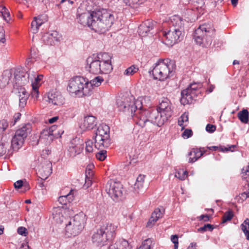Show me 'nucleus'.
<instances>
[{"label":"nucleus","mask_w":249,"mask_h":249,"mask_svg":"<svg viewBox=\"0 0 249 249\" xmlns=\"http://www.w3.org/2000/svg\"><path fill=\"white\" fill-rule=\"evenodd\" d=\"M93 142L92 141L89 140L86 142V151L87 153H91L93 152Z\"/></svg>","instance_id":"obj_45"},{"label":"nucleus","mask_w":249,"mask_h":249,"mask_svg":"<svg viewBox=\"0 0 249 249\" xmlns=\"http://www.w3.org/2000/svg\"><path fill=\"white\" fill-rule=\"evenodd\" d=\"M116 227L111 224L103 225L94 233L92 241L96 246L101 249H106L108 241L112 240L115 236Z\"/></svg>","instance_id":"obj_4"},{"label":"nucleus","mask_w":249,"mask_h":249,"mask_svg":"<svg viewBox=\"0 0 249 249\" xmlns=\"http://www.w3.org/2000/svg\"><path fill=\"white\" fill-rule=\"evenodd\" d=\"M21 116V114L20 113H16L14 116V122L12 124V125H14L16 124V123L20 119Z\"/></svg>","instance_id":"obj_60"},{"label":"nucleus","mask_w":249,"mask_h":249,"mask_svg":"<svg viewBox=\"0 0 249 249\" xmlns=\"http://www.w3.org/2000/svg\"><path fill=\"white\" fill-rule=\"evenodd\" d=\"M235 145H231V146H229V147H223L221 146H213L209 147V149L210 150H220L222 152H228L229 151H233V150L232 149V148H234Z\"/></svg>","instance_id":"obj_35"},{"label":"nucleus","mask_w":249,"mask_h":249,"mask_svg":"<svg viewBox=\"0 0 249 249\" xmlns=\"http://www.w3.org/2000/svg\"><path fill=\"white\" fill-rule=\"evenodd\" d=\"M67 199V203L71 202L74 199V196L73 194V190H71L69 193L65 195Z\"/></svg>","instance_id":"obj_55"},{"label":"nucleus","mask_w":249,"mask_h":249,"mask_svg":"<svg viewBox=\"0 0 249 249\" xmlns=\"http://www.w3.org/2000/svg\"><path fill=\"white\" fill-rule=\"evenodd\" d=\"M111 246L117 249H131L128 241L123 239H119Z\"/></svg>","instance_id":"obj_27"},{"label":"nucleus","mask_w":249,"mask_h":249,"mask_svg":"<svg viewBox=\"0 0 249 249\" xmlns=\"http://www.w3.org/2000/svg\"><path fill=\"white\" fill-rule=\"evenodd\" d=\"M38 168V174L40 178L42 179H45L52 173V164L49 160L44 159Z\"/></svg>","instance_id":"obj_14"},{"label":"nucleus","mask_w":249,"mask_h":249,"mask_svg":"<svg viewBox=\"0 0 249 249\" xmlns=\"http://www.w3.org/2000/svg\"><path fill=\"white\" fill-rule=\"evenodd\" d=\"M20 249H31L27 243H23L21 246Z\"/></svg>","instance_id":"obj_64"},{"label":"nucleus","mask_w":249,"mask_h":249,"mask_svg":"<svg viewBox=\"0 0 249 249\" xmlns=\"http://www.w3.org/2000/svg\"><path fill=\"white\" fill-rule=\"evenodd\" d=\"M202 86V83L201 82H197L191 84L186 89H189L191 90L196 91L197 89Z\"/></svg>","instance_id":"obj_48"},{"label":"nucleus","mask_w":249,"mask_h":249,"mask_svg":"<svg viewBox=\"0 0 249 249\" xmlns=\"http://www.w3.org/2000/svg\"><path fill=\"white\" fill-rule=\"evenodd\" d=\"M145 176L140 175L137 178L136 181L134 184V188L136 191L142 189L143 187Z\"/></svg>","instance_id":"obj_31"},{"label":"nucleus","mask_w":249,"mask_h":249,"mask_svg":"<svg viewBox=\"0 0 249 249\" xmlns=\"http://www.w3.org/2000/svg\"><path fill=\"white\" fill-rule=\"evenodd\" d=\"M8 124L6 120L3 119L0 121V132L4 131L8 127Z\"/></svg>","instance_id":"obj_49"},{"label":"nucleus","mask_w":249,"mask_h":249,"mask_svg":"<svg viewBox=\"0 0 249 249\" xmlns=\"http://www.w3.org/2000/svg\"><path fill=\"white\" fill-rule=\"evenodd\" d=\"M77 21L84 26L88 25L95 32L104 33L113 24L114 16L112 12L102 9L79 15Z\"/></svg>","instance_id":"obj_1"},{"label":"nucleus","mask_w":249,"mask_h":249,"mask_svg":"<svg viewBox=\"0 0 249 249\" xmlns=\"http://www.w3.org/2000/svg\"><path fill=\"white\" fill-rule=\"evenodd\" d=\"M102 68L103 66L100 60H98L93 54L87 58L85 69L89 73L94 74L108 73L104 72Z\"/></svg>","instance_id":"obj_10"},{"label":"nucleus","mask_w":249,"mask_h":249,"mask_svg":"<svg viewBox=\"0 0 249 249\" xmlns=\"http://www.w3.org/2000/svg\"><path fill=\"white\" fill-rule=\"evenodd\" d=\"M164 211L163 209L161 211L159 208L156 209L152 213L150 218L147 223L146 227H152L160 218L162 217Z\"/></svg>","instance_id":"obj_21"},{"label":"nucleus","mask_w":249,"mask_h":249,"mask_svg":"<svg viewBox=\"0 0 249 249\" xmlns=\"http://www.w3.org/2000/svg\"><path fill=\"white\" fill-rule=\"evenodd\" d=\"M240 227L245 234L246 239L249 240V219L246 218L241 225Z\"/></svg>","instance_id":"obj_33"},{"label":"nucleus","mask_w":249,"mask_h":249,"mask_svg":"<svg viewBox=\"0 0 249 249\" xmlns=\"http://www.w3.org/2000/svg\"><path fill=\"white\" fill-rule=\"evenodd\" d=\"M239 120L243 123H247L249 121V112L247 109H244L238 113Z\"/></svg>","instance_id":"obj_34"},{"label":"nucleus","mask_w":249,"mask_h":249,"mask_svg":"<svg viewBox=\"0 0 249 249\" xmlns=\"http://www.w3.org/2000/svg\"><path fill=\"white\" fill-rule=\"evenodd\" d=\"M117 105L119 109L124 112H127L128 113H130L132 117H133L134 120L136 122L137 120L138 115H139L138 110L139 108H138L137 105L141 104L139 101H130L129 102L128 99L126 98L125 101H122L120 99H118L116 102Z\"/></svg>","instance_id":"obj_9"},{"label":"nucleus","mask_w":249,"mask_h":249,"mask_svg":"<svg viewBox=\"0 0 249 249\" xmlns=\"http://www.w3.org/2000/svg\"><path fill=\"white\" fill-rule=\"evenodd\" d=\"M83 147L81 145H71L70 147L69 151L70 153V156L75 157L77 155L80 154Z\"/></svg>","instance_id":"obj_32"},{"label":"nucleus","mask_w":249,"mask_h":249,"mask_svg":"<svg viewBox=\"0 0 249 249\" xmlns=\"http://www.w3.org/2000/svg\"><path fill=\"white\" fill-rule=\"evenodd\" d=\"M188 173L187 171H184L182 170H180L175 173V177L178 178L181 180H183L187 177Z\"/></svg>","instance_id":"obj_39"},{"label":"nucleus","mask_w":249,"mask_h":249,"mask_svg":"<svg viewBox=\"0 0 249 249\" xmlns=\"http://www.w3.org/2000/svg\"><path fill=\"white\" fill-rule=\"evenodd\" d=\"M188 121V115L186 113H183L181 117L179 118V119L178 121V124L180 126H182L183 125V123L187 122Z\"/></svg>","instance_id":"obj_46"},{"label":"nucleus","mask_w":249,"mask_h":249,"mask_svg":"<svg viewBox=\"0 0 249 249\" xmlns=\"http://www.w3.org/2000/svg\"><path fill=\"white\" fill-rule=\"evenodd\" d=\"M181 95L180 102L185 105L191 104L193 100L196 97V94L195 90L185 89L181 91Z\"/></svg>","instance_id":"obj_18"},{"label":"nucleus","mask_w":249,"mask_h":249,"mask_svg":"<svg viewBox=\"0 0 249 249\" xmlns=\"http://www.w3.org/2000/svg\"><path fill=\"white\" fill-rule=\"evenodd\" d=\"M42 77L43 76L42 75H38L36 77H35L34 82H33V79L31 78V80L32 83H36L37 85H38V83L40 82Z\"/></svg>","instance_id":"obj_59"},{"label":"nucleus","mask_w":249,"mask_h":249,"mask_svg":"<svg viewBox=\"0 0 249 249\" xmlns=\"http://www.w3.org/2000/svg\"><path fill=\"white\" fill-rule=\"evenodd\" d=\"M172 26L167 32L163 33L164 41L168 46L180 41L184 36V21L178 16H174L171 18Z\"/></svg>","instance_id":"obj_3"},{"label":"nucleus","mask_w":249,"mask_h":249,"mask_svg":"<svg viewBox=\"0 0 249 249\" xmlns=\"http://www.w3.org/2000/svg\"><path fill=\"white\" fill-rule=\"evenodd\" d=\"M205 151H202L199 149L193 148L189 153V155L191 156L189 160V162L193 163L197 159L200 158L204 153Z\"/></svg>","instance_id":"obj_24"},{"label":"nucleus","mask_w":249,"mask_h":249,"mask_svg":"<svg viewBox=\"0 0 249 249\" xmlns=\"http://www.w3.org/2000/svg\"><path fill=\"white\" fill-rule=\"evenodd\" d=\"M32 91L31 92V95L33 97L37 99L38 97L39 91L38 87L39 86L37 85L36 83H32Z\"/></svg>","instance_id":"obj_40"},{"label":"nucleus","mask_w":249,"mask_h":249,"mask_svg":"<svg viewBox=\"0 0 249 249\" xmlns=\"http://www.w3.org/2000/svg\"><path fill=\"white\" fill-rule=\"evenodd\" d=\"M96 157L101 161H103L107 158V151L102 150L96 154Z\"/></svg>","instance_id":"obj_44"},{"label":"nucleus","mask_w":249,"mask_h":249,"mask_svg":"<svg viewBox=\"0 0 249 249\" xmlns=\"http://www.w3.org/2000/svg\"><path fill=\"white\" fill-rule=\"evenodd\" d=\"M95 137L105 138L107 141L109 138V128L107 125H100L98 126L95 133Z\"/></svg>","instance_id":"obj_22"},{"label":"nucleus","mask_w":249,"mask_h":249,"mask_svg":"<svg viewBox=\"0 0 249 249\" xmlns=\"http://www.w3.org/2000/svg\"><path fill=\"white\" fill-rule=\"evenodd\" d=\"M48 99L49 103L57 106L62 105L64 101V99L61 93L55 90L48 92Z\"/></svg>","instance_id":"obj_19"},{"label":"nucleus","mask_w":249,"mask_h":249,"mask_svg":"<svg viewBox=\"0 0 249 249\" xmlns=\"http://www.w3.org/2000/svg\"><path fill=\"white\" fill-rule=\"evenodd\" d=\"M0 12L1 13L3 19L5 20L8 21L9 20H10V13L8 11V9L5 6H3L2 7V9Z\"/></svg>","instance_id":"obj_41"},{"label":"nucleus","mask_w":249,"mask_h":249,"mask_svg":"<svg viewBox=\"0 0 249 249\" xmlns=\"http://www.w3.org/2000/svg\"><path fill=\"white\" fill-rule=\"evenodd\" d=\"M152 243V242L151 239H147L142 243V245L138 249H150Z\"/></svg>","instance_id":"obj_38"},{"label":"nucleus","mask_w":249,"mask_h":249,"mask_svg":"<svg viewBox=\"0 0 249 249\" xmlns=\"http://www.w3.org/2000/svg\"><path fill=\"white\" fill-rule=\"evenodd\" d=\"M32 127L30 124H24L18 129L11 140V147L14 150H18L23 144L24 139L31 132Z\"/></svg>","instance_id":"obj_8"},{"label":"nucleus","mask_w":249,"mask_h":249,"mask_svg":"<svg viewBox=\"0 0 249 249\" xmlns=\"http://www.w3.org/2000/svg\"><path fill=\"white\" fill-rule=\"evenodd\" d=\"M103 66L102 70L105 72H110L113 67L111 62V56L108 53H104L93 54Z\"/></svg>","instance_id":"obj_13"},{"label":"nucleus","mask_w":249,"mask_h":249,"mask_svg":"<svg viewBox=\"0 0 249 249\" xmlns=\"http://www.w3.org/2000/svg\"><path fill=\"white\" fill-rule=\"evenodd\" d=\"M18 233L21 235L26 236L28 234L27 229L23 227H20L18 229Z\"/></svg>","instance_id":"obj_53"},{"label":"nucleus","mask_w":249,"mask_h":249,"mask_svg":"<svg viewBox=\"0 0 249 249\" xmlns=\"http://www.w3.org/2000/svg\"><path fill=\"white\" fill-rule=\"evenodd\" d=\"M175 66L174 62L169 59H160L152 71L155 79L163 81L173 75Z\"/></svg>","instance_id":"obj_5"},{"label":"nucleus","mask_w":249,"mask_h":249,"mask_svg":"<svg viewBox=\"0 0 249 249\" xmlns=\"http://www.w3.org/2000/svg\"><path fill=\"white\" fill-rule=\"evenodd\" d=\"M51 153V150H49L48 149H46L45 150H43L42 151V155L44 157H45L46 155L48 156L50 155Z\"/></svg>","instance_id":"obj_63"},{"label":"nucleus","mask_w":249,"mask_h":249,"mask_svg":"<svg viewBox=\"0 0 249 249\" xmlns=\"http://www.w3.org/2000/svg\"><path fill=\"white\" fill-rule=\"evenodd\" d=\"M43 22L41 19L36 17L34 18V20L31 23L32 32L33 34L36 33L39 27L42 24Z\"/></svg>","instance_id":"obj_30"},{"label":"nucleus","mask_w":249,"mask_h":249,"mask_svg":"<svg viewBox=\"0 0 249 249\" xmlns=\"http://www.w3.org/2000/svg\"><path fill=\"white\" fill-rule=\"evenodd\" d=\"M106 188L107 193L114 200L123 196V186L119 182L110 181Z\"/></svg>","instance_id":"obj_12"},{"label":"nucleus","mask_w":249,"mask_h":249,"mask_svg":"<svg viewBox=\"0 0 249 249\" xmlns=\"http://www.w3.org/2000/svg\"><path fill=\"white\" fill-rule=\"evenodd\" d=\"M15 78L19 85L22 86L29 82L30 73L19 69H16L15 71Z\"/></svg>","instance_id":"obj_16"},{"label":"nucleus","mask_w":249,"mask_h":249,"mask_svg":"<svg viewBox=\"0 0 249 249\" xmlns=\"http://www.w3.org/2000/svg\"><path fill=\"white\" fill-rule=\"evenodd\" d=\"M53 134L52 133V131H51L50 130H44L41 133L40 135V139H42L45 136H47V139L50 141H52L53 140Z\"/></svg>","instance_id":"obj_42"},{"label":"nucleus","mask_w":249,"mask_h":249,"mask_svg":"<svg viewBox=\"0 0 249 249\" xmlns=\"http://www.w3.org/2000/svg\"><path fill=\"white\" fill-rule=\"evenodd\" d=\"M214 29L211 23H205L199 26L194 33V38L196 43L200 45L203 44L206 33L213 32Z\"/></svg>","instance_id":"obj_11"},{"label":"nucleus","mask_w":249,"mask_h":249,"mask_svg":"<svg viewBox=\"0 0 249 249\" xmlns=\"http://www.w3.org/2000/svg\"><path fill=\"white\" fill-rule=\"evenodd\" d=\"M193 135V132L191 129H185L184 131L182 134V136L184 138H189Z\"/></svg>","instance_id":"obj_52"},{"label":"nucleus","mask_w":249,"mask_h":249,"mask_svg":"<svg viewBox=\"0 0 249 249\" xmlns=\"http://www.w3.org/2000/svg\"><path fill=\"white\" fill-rule=\"evenodd\" d=\"M233 216V213L231 210H229L226 212L223 216L222 223H226V222L231 220Z\"/></svg>","instance_id":"obj_37"},{"label":"nucleus","mask_w":249,"mask_h":249,"mask_svg":"<svg viewBox=\"0 0 249 249\" xmlns=\"http://www.w3.org/2000/svg\"><path fill=\"white\" fill-rule=\"evenodd\" d=\"M8 144L2 143L0 144V157L2 156L6 153L7 145Z\"/></svg>","instance_id":"obj_51"},{"label":"nucleus","mask_w":249,"mask_h":249,"mask_svg":"<svg viewBox=\"0 0 249 249\" xmlns=\"http://www.w3.org/2000/svg\"><path fill=\"white\" fill-rule=\"evenodd\" d=\"M22 187L24 188V191H26L30 189V186L29 183L26 181L25 179L24 180L23 185Z\"/></svg>","instance_id":"obj_62"},{"label":"nucleus","mask_w":249,"mask_h":249,"mask_svg":"<svg viewBox=\"0 0 249 249\" xmlns=\"http://www.w3.org/2000/svg\"><path fill=\"white\" fill-rule=\"evenodd\" d=\"M192 2L197 9L201 8L204 5L203 0H193Z\"/></svg>","instance_id":"obj_47"},{"label":"nucleus","mask_w":249,"mask_h":249,"mask_svg":"<svg viewBox=\"0 0 249 249\" xmlns=\"http://www.w3.org/2000/svg\"><path fill=\"white\" fill-rule=\"evenodd\" d=\"M96 118L91 115L87 116L84 118L83 128L84 129H92L96 125Z\"/></svg>","instance_id":"obj_23"},{"label":"nucleus","mask_w":249,"mask_h":249,"mask_svg":"<svg viewBox=\"0 0 249 249\" xmlns=\"http://www.w3.org/2000/svg\"><path fill=\"white\" fill-rule=\"evenodd\" d=\"M126 5L132 8H137L140 4L144 2L145 0H122Z\"/></svg>","instance_id":"obj_29"},{"label":"nucleus","mask_w":249,"mask_h":249,"mask_svg":"<svg viewBox=\"0 0 249 249\" xmlns=\"http://www.w3.org/2000/svg\"><path fill=\"white\" fill-rule=\"evenodd\" d=\"M138 70L139 69L138 67L134 65H132L125 70L124 72V74L126 75H132L137 72Z\"/></svg>","instance_id":"obj_36"},{"label":"nucleus","mask_w":249,"mask_h":249,"mask_svg":"<svg viewBox=\"0 0 249 249\" xmlns=\"http://www.w3.org/2000/svg\"><path fill=\"white\" fill-rule=\"evenodd\" d=\"M216 130V126L211 124H208L206 127V130L209 133H213Z\"/></svg>","instance_id":"obj_54"},{"label":"nucleus","mask_w":249,"mask_h":249,"mask_svg":"<svg viewBox=\"0 0 249 249\" xmlns=\"http://www.w3.org/2000/svg\"><path fill=\"white\" fill-rule=\"evenodd\" d=\"M171 240L172 242L174 244V249H178V236L177 235H173L171 236Z\"/></svg>","instance_id":"obj_50"},{"label":"nucleus","mask_w":249,"mask_h":249,"mask_svg":"<svg viewBox=\"0 0 249 249\" xmlns=\"http://www.w3.org/2000/svg\"><path fill=\"white\" fill-rule=\"evenodd\" d=\"M155 24L156 22L152 20H146L139 27V35L142 37L146 36L150 31L153 29Z\"/></svg>","instance_id":"obj_17"},{"label":"nucleus","mask_w":249,"mask_h":249,"mask_svg":"<svg viewBox=\"0 0 249 249\" xmlns=\"http://www.w3.org/2000/svg\"><path fill=\"white\" fill-rule=\"evenodd\" d=\"M94 146L97 149H101L103 147L107 148L109 146L110 144L109 140H106L105 138H100L98 139V137H94Z\"/></svg>","instance_id":"obj_25"},{"label":"nucleus","mask_w":249,"mask_h":249,"mask_svg":"<svg viewBox=\"0 0 249 249\" xmlns=\"http://www.w3.org/2000/svg\"><path fill=\"white\" fill-rule=\"evenodd\" d=\"M156 109H159V111L161 112L162 113H164L167 116L171 117L172 115L171 103L167 98H164L160 103L158 107Z\"/></svg>","instance_id":"obj_20"},{"label":"nucleus","mask_w":249,"mask_h":249,"mask_svg":"<svg viewBox=\"0 0 249 249\" xmlns=\"http://www.w3.org/2000/svg\"><path fill=\"white\" fill-rule=\"evenodd\" d=\"M86 220V215L82 212L71 218L66 226L68 235L75 236L79 234L84 229Z\"/></svg>","instance_id":"obj_7"},{"label":"nucleus","mask_w":249,"mask_h":249,"mask_svg":"<svg viewBox=\"0 0 249 249\" xmlns=\"http://www.w3.org/2000/svg\"><path fill=\"white\" fill-rule=\"evenodd\" d=\"M58 201L62 205H66L68 203L65 195L59 196Z\"/></svg>","instance_id":"obj_58"},{"label":"nucleus","mask_w":249,"mask_h":249,"mask_svg":"<svg viewBox=\"0 0 249 249\" xmlns=\"http://www.w3.org/2000/svg\"><path fill=\"white\" fill-rule=\"evenodd\" d=\"M214 229L213 225L210 224H205L203 227H200L197 229L198 232H204L207 231H212Z\"/></svg>","instance_id":"obj_43"},{"label":"nucleus","mask_w":249,"mask_h":249,"mask_svg":"<svg viewBox=\"0 0 249 249\" xmlns=\"http://www.w3.org/2000/svg\"><path fill=\"white\" fill-rule=\"evenodd\" d=\"M5 41V32L3 27L0 26V41L3 43Z\"/></svg>","instance_id":"obj_57"},{"label":"nucleus","mask_w":249,"mask_h":249,"mask_svg":"<svg viewBox=\"0 0 249 249\" xmlns=\"http://www.w3.org/2000/svg\"><path fill=\"white\" fill-rule=\"evenodd\" d=\"M136 123L142 127H149L153 124L160 127L164 124L170 116L153 108L143 109L142 106L138 110Z\"/></svg>","instance_id":"obj_2"},{"label":"nucleus","mask_w":249,"mask_h":249,"mask_svg":"<svg viewBox=\"0 0 249 249\" xmlns=\"http://www.w3.org/2000/svg\"><path fill=\"white\" fill-rule=\"evenodd\" d=\"M20 93H22L24 95L23 97H20V99H19V106L23 108L26 105L27 101L29 97V94L24 88L20 89Z\"/></svg>","instance_id":"obj_28"},{"label":"nucleus","mask_w":249,"mask_h":249,"mask_svg":"<svg viewBox=\"0 0 249 249\" xmlns=\"http://www.w3.org/2000/svg\"><path fill=\"white\" fill-rule=\"evenodd\" d=\"M61 37V36L57 31H53L51 33L44 34L42 40L47 45H54L60 41Z\"/></svg>","instance_id":"obj_15"},{"label":"nucleus","mask_w":249,"mask_h":249,"mask_svg":"<svg viewBox=\"0 0 249 249\" xmlns=\"http://www.w3.org/2000/svg\"><path fill=\"white\" fill-rule=\"evenodd\" d=\"M23 180H18L14 183V187L16 189H19L22 187L23 185Z\"/></svg>","instance_id":"obj_56"},{"label":"nucleus","mask_w":249,"mask_h":249,"mask_svg":"<svg viewBox=\"0 0 249 249\" xmlns=\"http://www.w3.org/2000/svg\"><path fill=\"white\" fill-rule=\"evenodd\" d=\"M199 218L200 220H203L205 222L209 221L210 220V216L208 214L201 215Z\"/></svg>","instance_id":"obj_61"},{"label":"nucleus","mask_w":249,"mask_h":249,"mask_svg":"<svg viewBox=\"0 0 249 249\" xmlns=\"http://www.w3.org/2000/svg\"><path fill=\"white\" fill-rule=\"evenodd\" d=\"M86 79L83 77L77 76L69 81L67 90L73 96L79 97L90 95V85H87Z\"/></svg>","instance_id":"obj_6"},{"label":"nucleus","mask_w":249,"mask_h":249,"mask_svg":"<svg viewBox=\"0 0 249 249\" xmlns=\"http://www.w3.org/2000/svg\"><path fill=\"white\" fill-rule=\"evenodd\" d=\"M103 81V78L102 77L99 76L96 77L94 79H92L90 82H89V81L86 79L87 85L88 86V87H89V85L91 86L90 87V95L92 93L93 87H99Z\"/></svg>","instance_id":"obj_26"}]
</instances>
